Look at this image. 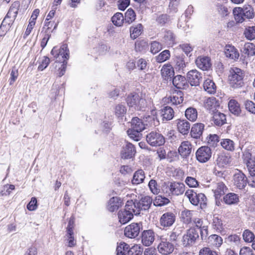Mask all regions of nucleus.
<instances>
[{"mask_svg":"<svg viewBox=\"0 0 255 255\" xmlns=\"http://www.w3.org/2000/svg\"><path fill=\"white\" fill-rule=\"evenodd\" d=\"M130 124L131 127L127 130V133L131 139L138 141L141 139V132L145 129V125L142 121L137 117L133 118Z\"/></svg>","mask_w":255,"mask_h":255,"instance_id":"nucleus-1","label":"nucleus"},{"mask_svg":"<svg viewBox=\"0 0 255 255\" xmlns=\"http://www.w3.org/2000/svg\"><path fill=\"white\" fill-rule=\"evenodd\" d=\"M135 205L132 200H128L126 204L125 208L120 210L118 213L119 222L125 224L129 222L133 216V215H137L134 212Z\"/></svg>","mask_w":255,"mask_h":255,"instance_id":"nucleus-2","label":"nucleus"},{"mask_svg":"<svg viewBox=\"0 0 255 255\" xmlns=\"http://www.w3.org/2000/svg\"><path fill=\"white\" fill-rule=\"evenodd\" d=\"M126 101L128 106L134 110L145 111L147 105L145 99L137 94H131L127 97Z\"/></svg>","mask_w":255,"mask_h":255,"instance_id":"nucleus-3","label":"nucleus"},{"mask_svg":"<svg viewBox=\"0 0 255 255\" xmlns=\"http://www.w3.org/2000/svg\"><path fill=\"white\" fill-rule=\"evenodd\" d=\"M244 72L242 69L237 67L231 68L229 75L231 86L235 88L242 87L244 85Z\"/></svg>","mask_w":255,"mask_h":255,"instance_id":"nucleus-4","label":"nucleus"},{"mask_svg":"<svg viewBox=\"0 0 255 255\" xmlns=\"http://www.w3.org/2000/svg\"><path fill=\"white\" fill-rule=\"evenodd\" d=\"M185 195L188 198L192 205L194 206L200 205L202 209L206 207L207 199L204 194H197L193 190H188L186 191Z\"/></svg>","mask_w":255,"mask_h":255,"instance_id":"nucleus-5","label":"nucleus"},{"mask_svg":"<svg viewBox=\"0 0 255 255\" xmlns=\"http://www.w3.org/2000/svg\"><path fill=\"white\" fill-rule=\"evenodd\" d=\"M147 143L152 146H160L165 143V138L161 133L156 131H152L146 135Z\"/></svg>","mask_w":255,"mask_h":255,"instance_id":"nucleus-6","label":"nucleus"},{"mask_svg":"<svg viewBox=\"0 0 255 255\" xmlns=\"http://www.w3.org/2000/svg\"><path fill=\"white\" fill-rule=\"evenodd\" d=\"M152 202V199L148 196L142 197L139 201L135 200L133 201L135 205L134 212L139 215L141 211L148 210L150 207Z\"/></svg>","mask_w":255,"mask_h":255,"instance_id":"nucleus-7","label":"nucleus"},{"mask_svg":"<svg viewBox=\"0 0 255 255\" xmlns=\"http://www.w3.org/2000/svg\"><path fill=\"white\" fill-rule=\"evenodd\" d=\"M198 238V231L195 228H190L186 231V234L183 236V245L184 246H192L195 244Z\"/></svg>","mask_w":255,"mask_h":255,"instance_id":"nucleus-8","label":"nucleus"},{"mask_svg":"<svg viewBox=\"0 0 255 255\" xmlns=\"http://www.w3.org/2000/svg\"><path fill=\"white\" fill-rule=\"evenodd\" d=\"M142 229V225L141 223H132L125 228L124 234L128 238H135L139 235Z\"/></svg>","mask_w":255,"mask_h":255,"instance_id":"nucleus-9","label":"nucleus"},{"mask_svg":"<svg viewBox=\"0 0 255 255\" xmlns=\"http://www.w3.org/2000/svg\"><path fill=\"white\" fill-rule=\"evenodd\" d=\"M176 220V214L172 212L164 213L159 219V224L163 229L169 228Z\"/></svg>","mask_w":255,"mask_h":255,"instance_id":"nucleus-10","label":"nucleus"},{"mask_svg":"<svg viewBox=\"0 0 255 255\" xmlns=\"http://www.w3.org/2000/svg\"><path fill=\"white\" fill-rule=\"evenodd\" d=\"M212 156L210 148L207 146H203L198 149L196 152L197 160L200 163L207 162Z\"/></svg>","mask_w":255,"mask_h":255,"instance_id":"nucleus-11","label":"nucleus"},{"mask_svg":"<svg viewBox=\"0 0 255 255\" xmlns=\"http://www.w3.org/2000/svg\"><path fill=\"white\" fill-rule=\"evenodd\" d=\"M234 185L240 189L245 187L247 183V178L240 170H237L235 173L233 177Z\"/></svg>","mask_w":255,"mask_h":255,"instance_id":"nucleus-12","label":"nucleus"},{"mask_svg":"<svg viewBox=\"0 0 255 255\" xmlns=\"http://www.w3.org/2000/svg\"><path fill=\"white\" fill-rule=\"evenodd\" d=\"M158 252L163 255H168L171 254L174 250L173 245L165 239H162L157 247Z\"/></svg>","mask_w":255,"mask_h":255,"instance_id":"nucleus-13","label":"nucleus"},{"mask_svg":"<svg viewBox=\"0 0 255 255\" xmlns=\"http://www.w3.org/2000/svg\"><path fill=\"white\" fill-rule=\"evenodd\" d=\"M202 76L196 70H192L187 73V78L191 86H196L199 85L202 80Z\"/></svg>","mask_w":255,"mask_h":255,"instance_id":"nucleus-14","label":"nucleus"},{"mask_svg":"<svg viewBox=\"0 0 255 255\" xmlns=\"http://www.w3.org/2000/svg\"><path fill=\"white\" fill-rule=\"evenodd\" d=\"M243 159L251 175L253 176V172L255 171V157L253 158L251 153L249 150H246L243 153Z\"/></svg>","mask_w":255,"mask_h":255,"instance_id":"nucleus-15","label":"nucleus"},{"mask_svg":"<svg viewBox=\"0 0 255 255\" xmlns=\"http://www.w3.org/2000/svg\"><path fill=\"white\" fill-rule=\"evenodd\" d=\"M220 106V103L218 100L214 97H210L207 98L204 102L205 108L209 111L211 114L216 112L217 109Z\"/></svg>","mask_w":255,"mask_h":255,"instance_id":"nucleus-16","label":"nucleus"},{"mask_svg":"<svg viewBox=\"0 0 255 255\" xmlns=\"http://www.w3.org/2000/svg\"><path fill=\"white\" fill-rule=\"evenodd\" d=\"M135 152L136 150L134 145L131 143L128 142L123 148L121 156L123 158L130 159L135 155Z\"/></svg>","mask_w":255,"mask_h":255,"instance_id":"nucleus-17","label":"nucleus"},{"mask_svg":"<svg viewBox=\"0 0 255 255\" xmlns=\"http://www.w3.org/2000/svg\"><path fill=\"white\" fill-rule=\"evenodd\" d=\"M154 233L151 230L144 231L141 235V242L145 246H149L154 241Z\"/></svg>","mask_w":255,"mask_h":255,"instance_id":"nucleus-18","label":"nucleus"},{"mask_svg":"<svg viewBox=\"0 0 255 255\" xmlns=\"http://www.w3.org/2000/svg\"><path fill=\"white\" fill-rule=\"evenodd\" d=\"M212 115V121L215 125L221 127L226 123V116L224 114L217 111Z\"/></svg>","mask_w":255,"mask_h":255,"instance_id":"nucleus-19","label":"nucleus"},{"mask_svg":"<svg viewBox=\"0 0 255 255\" xmlns=\"http://www.w3.org/2000/svg\"><path fill=\"white\" fill-rule=\"evenodd\" d=\"M161 74L164 80L170 81L174 75V69L170 65H164L161 68Z\"/></svg>","mask_w":255,"mask_h":255,"instance_id":"nucleus-20","label":"nucleus"},{"mask_svg":"<svg viewBox=\"0 0 255 255\" xmlns=\"http://www.w3.org/2000/svg\"><path fill=\"white\" fill-rule=\"evenodd\" d=\"M196 64L203 70H208L211 66L210 59L208 57H198L196 60Z\"/></svg>","mask_w":255,"mask_h":255,"instance_id":"nucleus-21","label":"nucleus"},{"mask_svg":"<svg viewBox=\"0 0 255 255\" xmlns=\"http://www.w3.org/2000/svg\"><path fill=\"white\" fill-rule=\"evenodd\" d=\"M191 144L188 141H184L181 142L178 148V152L183 157L188 156L191 152Z\"/></svg>","mask_w":255,"mask_h":255,"instance_id":"nucleus-22","label":"nucleus"},{"mask_svg":"<svg viewBox=\"0 0 255 255\" xmlns=\"http://www.w3.org/2000/svg\"><path fill=\"white\" fill-rule=\"evenodd\" d=\"M173 85L177 89H185L187 86V80L185 77L181 75H177L172 80Z\"/></svg>","mask_w":255,"mask_h":255,"instance_id":"nucleus-23","label":"nucleus"},{"mask_svg":"<svg viewBox=\"0 0 255 255\" xmlns=\"http://www.w3.org/2000/svg\"><path fill=\"white\" fill-rule=\"evenodd\" d=\"M177 126L179 132L183 135L187 134L190 128V123L185 120H177Z\"/></svg>","mask_w":255,"mask_h":255,"instance_id":"nucleus-24","label":"nucleus"},{"mask_svg":"<svg viewBox=\"0 0 255 255\" xmlns=\"http://www.w3.org/2000/svg\"><path fill=\"white\" fill-rule=\"evenodd\" d=\"M172 105H177L181 104L183 101V93L181 91L174 92L168 98Z\"/></svg>","mask_w":255,"mask_h":255,"instance_id":"nucleus-25","label":"nucleus"},{"mask_svg":"<svg viewBox=\"0 0 255 255\" xmlns=\"http://www.w3.org/2000/svg\"><path fill=\"white\" fill-rule=\"evenodd\" d=\"M225 54L227 57L235 60L238 59L239 57V53L237 49L234 46L230 45L226 46Z\"/></svg>","mask_w":255,"mask_h":255,"instance_id":"nucleus-26","label":"nucleus"},{"mask_svg":"<svg viewBox=\"0 0 255 255\" xmlns=\"http://www.w3.org/2000/svg\"><path fill=\"white\" fill-rule=\"evenodd\" d=\"M171 195H179L182 194L185 190V186L183 183L179 182H171Z\"/></svg>","mask_w":255,"mask_h":255,"instance_id":"nucleus-27","label":"nucleus"},{"mask_svg":"<svg viewBox=\"0 0 255 255\" xmlns=\"http://www.w3.org/2000/svg\"><path fill=\"white\" fill-rule=\"evenodd\" d=\"M73 222L70 220L68 222V225L67 228V235L68 238V246L70 247H73L76 244V242L74 240V233H73Z\"/></svg>","mask_w":255,"mask_h":255,"instance_id":"nucleus-28","label":"nucleus"},{"mask_svg":"<svg viewBox=\"0 0 255 255\" xmlns=\"http://www.w3.org/2000/svg\"><path fill=\"white\" fill-rule=\"evenodd\" d=\"M204 128V125L198 123L194 125L191 130V136L195 138H198L202 135Z\"/></svg>","mask_w":255,"mask_h":255,"instance_id":"nucleus-29","label":"nucleus"},{"mask_svg":"<svg viewBox=\"0 0 255 255\" xmlns=\"http://www.w3.org/2000/svg\"><path fill=\"white\" fill-rule=\"evenodd\" d=\"M121 205L122 201L121 199L119 197H115L110 199L108 202L107 208L109 211L113 212L117 210Z\"/></svg>","mask_w":255,"mask_h":255,"instance_id":"nucleus-30","label":"nucleus"},{"mask_svg":"<svg viewBox=\"0 0 255 255\" xmlns=\"http://www.w3.org/2000/svg\"><path fill=\"white\" fill-rule=\"evenodd\" d=\"M227 190V187L222 182H220L216 183L215 188L212 189L216 199H219L222 195H224Z\"/></svg>","mask_w":255,"mask_h":255,"instance_id":"nucleus-31","label":"nucleus"},{"mask_svg":"<svg viewBox=\"0 0 255 255\" xmlns=\"http://www.w3.org/2000/svg\"><path fill=\"white\" fill-rule=\"evenodd\" d=\"M195 212L185 209L181 212L180 218L184 224H188L192 222Z\"/></svg>","mask_w":255,"mask_h":255,"instance_id":"nucleus-32","label":"nucleus"},{"mask_svg":"<svg viewBox=\"0 0 255 255\" xmlns=\"http://www.w3.org/2000/svg\"><path fill=\"white\" fill-rule=\"evenodd\" d=\"M237 10L242 11L244 15L247 18H252L254 16V12L252 6L250 5H245L243 8L236 7L234 8V12Z\"/></svg>","mask_w":255,"mask_h":255,"instance_id":"nucleus-33","label":"nucleus"},{"mask_svg":"<svg viewBox=\"0 0 255 255\" xmlns=\"http://www.w3.org/2000/svg\"><path fill=\"white\" fill-rule=\"evenodd\" d=\"M143 31V26L141 23L134 24L130 27V36L131 39H135L138 37Z\"/></svg>","mask_w":255,"mask_h":255,"instance_id":"nucleus-34","label":"nucleus"},{"mask_svg":"<svg viewBox=\"0 0 255 255\" xmlns=\"http://www.w3.org/2000/svg\"><path fill=\"white\" fill-rule=\"evenodd\" d=\"M203 88L209 94H214L216 93L217 87L212 80L207 79L204 82Z\"/></svg>","mask_w":255,"mask_h":255,"instance_id":"nucleus-35","label":"nucleus"},{"mask_svg":"<svg viewBox=\"0 0 255 255\" xmlns=\"http://www.w3.org/2000/svg\"><path fill=\"white\" fill-rule=\"evenodd\" d=\"M228 107L230 111L235 115L239 116L241 110L240 104L235 100H231L228 103Z\"/></svg>","mask_w":255,"mask_h":255,"instance_id":"nucleus-36","label":"nucleus"},{"mask_svg":"<svg viewBox=\"0 0 255 255\" xmlns=\"http://www.w3.org/2000/svg\"><path fill=\"white\" fill-rule=\"evenodd\" d=\"M161 116L162 117L163 120L170 121L172 120L174 116V110L170 107H165L161 110Z\"/></svg>","mask_w":255,"mask_h":255,"instance_id":"nucleus-37","label":"nucleus"},{"mask_svg":"<svg viewBox=\"0 0 255 255\" xmlns=\"http://www.w3.org/2000/svg\"><path fill=\"white\" fill-rule=\"evenodd\" d=\"M148 49V44L145 40H138L135 42V50L137 52L145 53Z\"/></svg>","mask_w":255,"mask_h":255,"instance_id":"nucleus-38","label":"nucleus"},{"mask_svg":"<svg viewBox=\"0 0 255 255\" xmlns=\"http://www.w3.org/2000/svg\"><path fill=\"white\" fill-rule=\"evenodd\" d=\"M163 40L167 45L171 46L175 43V35L171 30H167L165 32Z\"/></svg>","mask_w":255,"mask_h":255,"instance_id":"nucleus-39","label":"nucleus"},{"mask_svg":"<svg viewBox=\"0 0 255 255\" xmlns=\"http://www.w3.org/2000/svg\"><path fill=\"white\" fill-rule=\"evenodd\" d=\"M231 162L230 157L224 154L218 155L216 160L217 165L220 167H224L229 164Z\"/></svg>","mask_w":255,"mask_h":255,"instance_id":"nucleus-40","label":"nucleus"},{"mask_svg":"<svg viewBox=\"0 0 255 255\" xmlns=\"http://www.w3.org/2000/svg\"><path fill=\"white\" fill-rule=\"evenodd\" d=\"M145 178L144 171L140 169L136 171L133 176L132 183L133 184H138L142 183Z\"/></svg>","mask_w":255,"mask_h":255,"instance_id":"nucleus-41","label":"nucleus"},{"mask_svg":"<svg viewBox=\"0 0 255 255\" xmlns=\"http://www.w3.org/2000/svg\"><path fill=\"white\" fill-rule=\"evenodd\" d=\"M224 201L228 205L237 203L239 202L238 196L234 193H230L224 197Z\"/></svg>","mask_w":255,"mask_h":255,"instance_id":"nucleus-42","label":"nucleus"},{"mask_svg":"<svg viewBox=\"0 0 255 255\" xmlns=\"http://www.w3.org/2000/svg\"><path fill=\"white\" fill-rule=\"evenodd\" d=\"M185 116L188 120L191 122L195 121L198 116L196 109L192 107L187 108L185 111Z\"/></svg>","mask_w":255,"mask_h":255,"instance_id":"nucleus-43","label":"nucleus"},{"mask_svg":"<svg viewBox=\"0 0 255 255\" xmlns=\"http://www.w3.org/2000/svg\"><path fill=\"white\" fill-rule=\"evenodd\" d=\"M135 17L136 14L134 10L131 8H129L125 14V23L129 24L135 20Z\"/></svg>","mask_w":255,"mask_h":255,"instance_id":"nucleus-44","label":"nucleus"},{"mask_svg":"<svg viewBox=\"0 0 255 255\" xmlns=\"http://www.w3.org/2000/svg\"><path fill=\"white\" fill-rule=\"evenodd\" d=\"M212 224L213 228L219 232H221L223 229V221L218 216L214 215Z\"/></svg>","mask_w":255,"mask_h":255,"instance_id":"nucleus-45","label":"nucleus"},{"mask_svg":"<svg viewBox=\"0 0 255 255\" xmlns=\"http://www.w3.org/2000/svg\"><path fill=\"white\" fill-rule=\"evenodd\" d=\"M112 21L117 26H122L125 22L123 14L121 12L115 13L112 17Z\"/></svg>","mask_w":255,"mask_h":255,"instance_id":"nucleus-46","label":"nucleus"},{"mask_svg":"<svg viewBox=\"0 0 255 255\" xmlns=\"http://www.w3.org/2000/svg\"><path fill=\"white\" fill-rule=\"evenodd\" d=\"M129 248L128 244L124 242L120 243L117 248V255H125L126 254H128Z\"/></svg>","mask_w":255,"mask_h":255,"instance_id":"nucleus-47","label":"nucleus"},{"mask_svg":"<svg viewBox=\"0 0 255 255\" xmlns=\"http://www.w3.org/2000/svg\"><path fill=\"white\" fill-rule=\"evenodd\" d=\"M16 17V16H13L11 14H9V13L7 12V14L1 22V29L3 27V25L6 26L7 28L8 27L10 28Z\"/></svg>","mask_w":255,"mask_h":255,"instance_id":"nucleus-48","label":"nucleus"},{"mask_svg":"<svg viewBox=\"0 0 255 255\" xmlns=\"http://www.w3.org/2000/svg\"><path fill=\"white\" fill-rule=\"evenodd\" d=\"M209 239L211 244L217 248L220 247L223 243L222 238L217 235H211Z\"/></svg>","mask_w":255,"mask_h":255,"instance_id":"nucleus-49","label":"nucleus"},{"mask_svg":"<svg viewBox=\"0 0 255 255\" xmlns=\"http://www.w3.org/2000/svg\"><path fill=\"white\" fill-rule=\"evenodd\" d=\"M61 56L62 58L68 60L69 58V51L68 48V46L66 44H64L58 49V57Z\"/></svg>","mask_w":255,"mask_h":255,"instance_id":"nucleus-50","label":"nucleus"},{"mask_svg":"<svg viewBox=\"0 0 255 255\" xmlns=\"http://www.w3.org/2000/svg\"><path fill=\"white\" fill-rule=\"evenodd\" d=\"M186 63L181 57H177L175 60V68L179 72L184 73L185 68L186 67Z\"/></svg>","mask_w":255,"mask_h":255,"instance_id":"nucleus-51","label":"nucleus"},{"mask_svg":"<svg viewBox=\"0 0 255 255\" xmlns=\"http://www.w3.org/2000/svg\"><path fill=\"white\" fill-rule=\"evenodd\" d=\"M58 22L55 23L54 21L45 20L44 26L46 27L45 33H50L55 30L58 26Z\"/></svg>","mask_w":255,"mask_h":255,"instance_id":"nucleus-52","label":"nucleus"},{"mask_svg":"<svg viewBox=\"0 0 255 255\" xmlns=\"http://www.w3.org/2000/svg\"><path fill=\"white\" fill-rule=\"evenodd\" d=\"M245 37L249 40H252L255 38V26H249L244 31Z\"/></svg>","mask_w":255,"mask_h":255,"instance_id":"nucleus-53","label":"nucleus"},{"mask_svg":"<svg viewBox=\"0 0 255 255\" xmlns=\"http://www.w3.org/2000/svg\"><path fill=\"white\" fill-rule=\"evenodd\" d=\"M244 52L248 56L255 55V45L252 43H248L245 44Z\"/></svg>","mask_w":255,"mask_h":255,"instance_id":"nucleus-54","label":"nucleus"},{"mask_svg":"<svg viewBox=\"0 0 255 255\" xmlns=\"http://www.w3.org/2000/svg\"><path fill=\"white\" fill-rule=\"evenodd\" d=\"M170 57V51L168 50H165L156 57V60L157 62L162 63L168 60Z\"/></svg>","mask_w":255,"mask_h":255,"instance_id":"nucleus-55","label":"nucleus"},{"mask_svg":"<svg viewBox=\"0 0 255 255\" xmlns=\"http://www.w3.org/2000/svg\"><path fill=\"white\" fill-rule=\"evenodd\" d=\"M220 144L224 148L228 150H233L234 149V143L230 139H222Z\"/></svg>","mask_w":255,"mask_h":255,"instance_id":"nucleus-56","label":"nucleus"},{"mask_svg":"<svg viewBox=\"0 0 255 255\" xmlns=\"http://www.w3.org/2000/svg\"><path fill=\"white\" fill-rule=\"evenodd\" d=\"M162 49V44L156 41H152L150 43V51L153 54L157 53Z\"/></svg>","mask_w":255,"mask_h":255,"instance_id":"nucleus-57","label":"nucleus"},{"mask_svg":"<svg viewBox=\"0 0 255 255\" xmlns=\"http://www.w3.org/2000/svg\"><path fill=\"white\" fill-rule=\"evenodd\" d=\"M19 7L20 2L19 1L16 0L13 2L8 11L9 14H11L13 16H17Z\"/></svg>","mask_w":255,"mask_h":255,"instance_id":"nucleus-58","label":"nucleus"},{"mask_svg":"<svg viewBox=\"0 0 255 255\" xmlns=\"http://www.w3.org/2000/svg\"><path fill=\"white\" fill-rule=\"evenodd\" d=\"M127 109L126 107L122 104L117 105L115 109V115L118 117H122L126 113Z\"/></svg>","mask_w":255,"mask_h":255,"instance_id":"nucleus-59","label":"nucleus"},{"mask_svg":"<svg viewBox=\"0 0 255 255\" xmlns=\"http://www.w3.org/2000/svg\"><path fill=\"white\" fill-rule=\"evenodd\" d=\"M170 201L168 198L161 196H158L155 199L154 205L157 206H162L167 204Z\"/></svg>","mask_w":255,"mask_h":255,"instance_id":"nucleus-60","label":"nucleus"},{"mask_svg":"<svg viewBox=\"0 0 255 255\" xmlns=\"http://www.w3.org/2000/svg\"><path fill=\"white\" fill-rule=\"evenodd\" d=\"M142 249L138 245H135L129 249L128 255H141Z\"/></svg>","mask_w":255,"mask_h":255,"instance_id":"nucleus-61","label":"nucleus"},{"mask_svg":"<svg viewBox=\"0 0 255 255\" xmlns=\"http://www.w3.org/2000/svg\"><path fill=\"white\" fill-rule=\"evenodd\" d=\"M243 239L246 242H252L255 238L254 233L249 230H246L243 234Z\"/></svg>","mask_w":255,"mask_h":255,"instance_id":"nucleus-62","label":"nucleus"},{"mask_svg":"<svg viewBox=\"0 0 255 255\" xmlns=\"http://www.w3.org/2000/svg\"><path fill=\"white\" fill-rule=\"evenodd\" d=\"M10 75V77L9 79V84L12 85L16 81L18 76V69L15 67H12Z\"/></svg>","mask_w":255,"mask_h":255,"instance_id":"nucleus-63","label":"nucleus"},{"mask_svg":"<svg viewBox=\"0 0 255 255\" xmlns=\"http://www.w3.org/2000/svg\"><path fill=\"white\" fill-rule=\"evenodd\" d=\"M148 187L150 190L154 194H157L159 193V189L157 188L156 181L154 179H151L148 183Z\"/></svg>","mask_w":255,"mask_h":255,"instance_id":"nucleus-64","label":"nucleus"}]
</instances>
